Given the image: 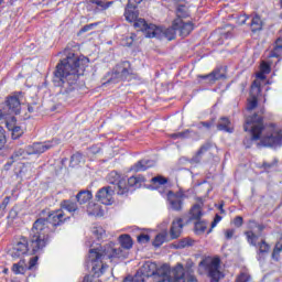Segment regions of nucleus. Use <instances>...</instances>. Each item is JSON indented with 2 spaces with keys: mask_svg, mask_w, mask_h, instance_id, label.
Here are the masks:
<instances>
[{
  "mask_svg": "<svg viewBox=\"0 0 282 282\" xmlns=\"http://www.w3.org/2000/svg\"><path fill=\"white\" fill-rule=\"evenodd\" d=\"M89 58L78 56L75 53H68L65 58L59 59L55 70L53 72L52 83L54 87H58V95L67 100L73 98L78 89V80L87 67Z\"/></svg>",
  "mask_w": 282,
  "mask_h": 282,
  "instance_id": "obj_1",
  "label": "nucleus"
},
{
  "mask_svg": "<svg viewBox=\"0 0 282 282\" xmlns=\"http://www.w3.org/2000/svg\"><path fill=\"white\" fill-rule=\"evenodd\" d=\"M264 109L248 115L245 119L243 131L249 132V137L243 139L246 149H252V144L257 147H269L276 149L282 147V130H276V124H263Z\"/></svg>",
  "mask_w": 282,
  "mask_h": 282,
  "instance_id": "obj_2",
  "label": "nucleus"
},
{
  "mask_svg": "<svg viewBox=\"0 0 282 282\" xmlns=\"http://www.w3.org/2000/svg\"><path fill=\"white\" fill-rule=\"evenodd\" d=\"M120 246L117 247L116 243L110 242L100 248H94L89 250L87 264L91 268L93 276L97 279L105 274L107 270V264L102 263L104 259H127L129 252L133 248V240L129 235H121L119 237Z\"/></svg>",
  "mask_w": 282,
  "mask_h": 282,
  "instance_id": "obj_3",
  "label": "nucleus"
},
{
  "mask_svg": "<svg viewBox=\"0 0 282 282\" xmlns=\"http://www.w3.org/2000/svg\"><path fill=\"white\" fill-rule=\"evenodd\" d=\"M65 221H69V217H65L63 209H57L48 213L46 218H37L30 230V241L33 253L42 252L50 243V235L63 226Z\"/></svg>",
  "mask_w": 282,
  "mask_h": 282,
  "instance_id": "obj_4",
  "label": "nucleus"
},
{
  "mask_svg": "<svg viewBox=\"0 0 282 282\" xmlns=\"http://www.w3.org/2000/svg\"><path fill=\"white\" fill-rule=\"evenodd\" d=\"M153 278V282H186V273L184 272V264L177 263L171 270L169 264H163L158 269L155 262H145L134 274L128 275L123 282H147V279Z\"/></svg>",
  "mask_w": 282,
  "mask_h": 282,
  "instance_id": "obj_5",
  "label": "nucleus"
},
{
  "mask_svg": "<svg viewBox=\"0 0 282 282\" xmlns=\"http://www.w3.org/2000/svg\"><path fill=\"white\" fill-rule=\"evenodd\" d=\"M109 184H112V187H116L117 195H121L127 197L130 191H135L137 188H141L142 184L147 182L143 175L130 176L128 180L120 178V174L118 172L112 171L108 175Z\"/></svg>",
  "mask_w": 282,
  "mask_h": 282,
  "instance_id": "obj_6",
  "label": "nucleus"
},
{
  "mask_svg": "<svg viewBox=\"0 0 282 282\" xmlns=\"http://www.w3.org/2000/svg\"><path fill=\"white\" fill-rule=\"evenodd\" d=\"M21 96L22 91L13 93L8 96L4 102L0 104V120H7L10 116H19L21 113Z\"/></svg>",
  "mask_w": 282,
  "mask_h": 282,
  "instance_id": "obj_7",
  "label": "nucleus"
},
{
  "mask_svg": "<svg viewBox=\"0 0 282 282\" xmlns=\"http://www.w3.org/2000/svg\"><path fill=\"white\" fill-rule=\"evenodd\" d=\"M58 142L52 140V141H45V142H35L32 145H28L25 150L18 149L13 152L11 155V160H14L15 162L19 161V158H23V155H41V153H45V151H50V149H53V147H56Z\"/></svg>",
  "mask_w": 282,
  "mask_h": 282,
  "instance_id": "obj_8",
  "label": "nucleus"
},
{
  "mask_svg": "<svg viewBox=\"0 0 282 282\" xmlns=\"http://www.w3.org/2000/svg\"><path fill=\"white\" fill-rule=\"evenodd\" d=\"M132 78H135V73H133L131 62L123 61L112 68L111 77L110 80H108V83H120V80L129 82Z\"/></svg>",
  "mask_w": 282,
  "mask_h": 282,
  "instance_id": "obj_9",
  "label": "nucleus"
},
{
  "mask_svg": "<svg viewBox=\"0 0 282 282\" xmlns=\"http://www.w3.org/2000/svg\"><path fill=\"white\" fill-rule=\"evenodd\" d=\"M245 235L247 237L248 243L253 246V248H258L257 261H265V257L270 252V245L267 243L264 239L257 243L259 236L256 235L254 231H246Z\"/></svg>",
  "mask_w": 282,
  "mask_h": 282,
  "instance_id": "obj_10",
  "label": "nucleus"
},
{
  "mask_svg": "<svg viewBox=\"0 0 282 282\" xmlns=\"http://www.w3.org/2000/svg\"><path fill=\"white\" fill-rule=\"evenodd\" d=\"M221 265V259L218 257L208 260H202L199 262L200 268H205V270L208 272V276L210 279V282H219L221 279H224V273L219 270Z\"/></svg>",
  "mask_w": 282,
  "mask_h": 282,
  "instance_id": "obj_11",
  "label": "nucleus"
},
{
  "mask_svg": "<svg viewBox=\"0 0 282 282\" xmlns=\"http://www.w3.org/2000/svg\"><path fill=\"white\" fill-rule=\"evenodd\" d=\"M31 254H39L41 251H36L34 253V249H32V242L30 241V236H29V241L28 238L22 237L20 238V241H18L12 249L9 250L10 257L12 259H20V257H23L24 254H28L30 252Z\"/></svg>",
  "mask_w": 282,
  "mask_h": 282,
  "instance_id": "obj_12",
  "label": "nucleus"
},
{
  "mask_svg": "<svg viewBox=\"0 0 282 282\" xmlns=\"http://www.w3.org/2000/svg\"><path fill=\"white\" fill-rule=\"evenodd\" d=\"M166 197L172 210L180 213V210H182V206H184V199L186 198V194L183 189H180L176 193L169 191Z\"/></svg>",
  "mask_w": 282,
  "mask_h": 282,
  "instance_id": "obj_13",
  "label": "nucleus"
},
{
  "mask_svg": "<svg viewBox=\"0 0 282 282\" xmlns=\"http://www.w3.org/2000/svg\"><path fill=\"white\" fill-rule=\"evenodd\" d=\"M116 193H118V189H116V187L105 186L98 189L96 194V199L105 206H111L113 204V195H116Z\"/></svg>",
  "mask_w": 282,
  "mask_h": 282,
  "instance_id": "obj_14",
  "label": "nucleus"
},
{
  "mask_svg": "<svg viewBox=\"0 0 282 282\" xmlns=\"http://www.w3.org/2000/svg\"><path fill=\"white\" fill-rule=\"evenodd\" d=\"M198 78L206 80L208 85H215L217 80H226L228 76L226 75V67L218 66L207 75H198Z\"/></svg>",
  "mask_w": 282,
  "mask_h": 282,
  "instance_id": "obj_15",
  "label": "nucleus"
},
{
  "mask_svg": "<svg viewBox=\"0 0 282 282\" xmlns=\"http://www.w3.org/2000/svg\"><path fill=\"white\" fill-rule=\"evenodd\" d=\"M239 19H240V25H246V22L248 21V19H251L249 25L253 34H257V32H261V30H263V21L261 20V15L259 14H254V15L243 14V15H240Z\"/></svg>",
  "mask_w": 282,
  "mask_h": 282,
  "instance_id": "obj_16",
  "label": "nucleus"
},
{
  "mask_svg": "<svg viewBox=\"0 0 282 282\" xmlns=\"http://www.w3.org/2000/svg\"><path fill=\"white\" fill-rule=\"evenodd\" d=\"M36 263H39V256L31 258L29 265L25 264L24 260H20L12 265V272H14V274H25L28 270H33Z\"/></svg>",
  "mask_w": 282,
  "mask_h": 282,
  "instance_id": "obj_17",
  "label": "nucleus"
},
{
  "mask_svg": "<svg viewBox=\"0 0 282 282\" xmlns=\"http://www.w3.org/2000/svg\"><path fill=\"white\" fill-rule=\"evenodd\" d=\"M174 28L176 29V32H178L180 36H183V39L188 36V34H191L194 30L193 22H184L182 19L174 20Z\"/></svg>",
  "mask_w": 282,
  "mask_h": 282,
  "instance_id": "obj_18",
  "label": "nucleus"
},
{
  "mask_svg": "<svg viewBox=\"0 0 282 282\" xmlns=\"http://www.w3.org/2000/svg\"><path fill=\"white\" fill-rule=\"evenodd\" d=\"M10 120L11 122L9 120L6 121V127L9 131H11L12 140H19V138L23 135V129L21 126H17V117L11 115Z\"/></svg>",
  "mask_w": 282,
  "mask_h": 282,
  "instance_id": "obj_19",
  "label": "nucleus"
},
{
  "mask_svg": "<svg viewBox=\"0 0 282 282\" xmlns=\"http://www.w3.org/2000/svg\"><path fill=\"white\" fill-rule=\"evenodd\" d=\"M213 149V143L207 141L203 145H200L199 150L195 153V155L188 160L189 164H200L202 159L206 153H208V150Z\"/></svg>",
  "mask_w": 282,
  "mask_h": 282,
  "instance_id": "obj_20",
  "label": "nucleus"
},
{
  "mask_svg": "<svg viewBox=\"0 0 282 282\" xmlns=\"http://www.w3.org/2000/svg\"><path fill=\"white\" fill-rule=\"evenodd\" d=\"M143 32L148 39H162V28L155 24H147Z\"/></svg>",
  "mask_w": 282,
  "mask_h": 282,
  "instance_id": "obj_21",
  "label": "nucleus"
},
{
  "mask_svg": "<svg viewBox=\"0 0 282 282\" xmlns=\"http://www.w3.org/2000/svg\"><path fill=\"white\" fill-rule=\"evenodd\" d=\"M183 219L178 218L173 220L172 226L170 228V237L171 239H177L180 235H182V228H184Z\"/></svg>",
  "mask_w": 282,
  "mask_h": 282,
  "instance_id": "obj_22",
  "label": "nucleus"
},
{
  "mask_svg": "<svg viewBox=\"0 0 282 282\" xmlns=\"http://www.w3.org/2000/svg\"><path fill=\"white\" fill-rule=\"evenodd\" d=\"M151 166H153V161L143 159L134 163L131 166L130 171H133L134 173H140L142 171H147V169H151Z\"/></svg>",
  "mask_w": 282,
  "mask_h": 282,
  "instance_id": "obj_23",
  "label": "nucleus"
},
{
  "mask_svg": "<svg viewBox=\"0 0 282 282\" xmlns=\"http://www.w3.org/2000/svg\"><path fill=\"white\" fill-rule=\"evenodd\" d=\"M124 17H126V21H129V23H133V21H138V17H140L138 7L127 4Z\"/></svg>",
  "mask_w": 282,
  "mask_h": 282,
  "instance_id": "obj_24",
  "label": "nucleus"
},
{
  "mask_svg": "<svg viewBox=\"0 0 282 282\" xmlns=\"http://www.w3.org/2000/svg\"><path fill=\"white\" fill-rule=\"evenodd\" d=\"M88 1L94 6H97L95 8V13L105 12V10H109V8H111V6L113 4V1H106V0H88Z\"/></svg>",
  "mask_w": 282,
  "mask_h": 282,
  "instance_id": "obj_25",
  "label": "nucleus"
},
{
  "mask_svg": "<svg viewBox=\"0 0 282 282\" xmlns=\"http://www.w3.org/2000/svg\"><path fill=\"white\" fill-rule=\"evenodd\" d=\"M93 197L94 195L91 194V191L82 189L77 193L75 199L83 206V204H87V202H89Z\"/></svg>",
  "mask_w": 282,
  "mask_h": 282,
  "instance_id": "obj_26",
  "label": "nucleus"
},
{
  "mask_svg": "<svg viewBox=\"0 0 282 282\" xmlns=\"http://www.w3.org/2000/svg\"><path fill=\"white\" fill-rule=\"evenodd\" d=\"M230 119H228L227 117H221L219 120H218V123H217V129L218 131H225V133H232L234 129L230 128Z\"/></svg>",
  "mask_w": 282,
  "mask_h": 282,
  "instance_id": "obj_27",
  "label": "nucleus"
},
{
  "mask_svg": "<svg viewBox=\"0 0 282 282\" xmlns=\"http://www.w3.org/2000/svg\"><path fill=\"white\" fill-rule=\"evenodd\" d=\"M61 210H67L68 213H76L78 210V203L72 199H64L61 203Z\"/></svg>",
  "mask_w": 282,
  "mask_h": 282,
  "instance_id": "obj_28",
  "label": "nucleus"
},
{
  "mask_svg": "<svg viewBox=\"0 0 282 282\" xmlns=\"http://www.w3.org/2000/svg\"><path fill=\"white\" fill-rule=\"evenodd\" d=\"M195 243V240H193V238H182L178 241L174 242V248L176 250H182L184 248H191L193 247Z\"/></svg>",
  "mask_w": 282,
  "mask_h": 282,
  "instance_id": "obj_29",
  "label": "nucleus"
},
{
  "mask_svg": "<svg viewBox=\"0 0 282 282\" xmlns=\"http://www.w3.org/2000/svg\"><path fill=\"white\" fill-rule=\"evenodd\" d=\"M176 34H177V29L175 28L174 22H172L171 28L162 30V39H166L167 41H174Z\"/></svg>",
  "mask_w": 282,
  "mask_h": 282,
  "instance_id": "obj_30",
  "label": "nucleus"
},
{
  "mask_svg": "<svg viewBox=\"0 0 282 282\" xmlns=\"http://www.w3.org/2000/svg\"><path fill=\"white\" fill-rule=\"evenodd\" d=\"M281 56H282V37H279L275 41V45L270 53V57L271 58H281Z\"/></svg>",
  "mask_w": 282,
  "mask_h": 282,
  "instance_id": "obj_31",
  "label": "nucleus"
},
{
  "mask_svg": "<svg viewBox=\"0 0 282 282\" xmlns=\"http://www.w3.org/2000/svg\"><path fill=\"white\" fill-rule=\"evenodd\" d=\"M189 219L192 220H196V221H199L202 219V206H199V204H195L191 210H189Z\"/></svg>",
  "mask_w": 282,
  "mask_h": 282,
  "instance_id": "obj_32",
  "label": "nucleus"
},
{
  "mask_svg": "<svg viewBox=\"0 0 282 282\" xmlns=\"http://www.w3.org/2000/svg\"><path fill=\"white\" fill-rule=\"evenodd\" d=\"M188 17H191V12L188 11V7L184 6V4H180L176 8V19H181V21H183V19H188Z\"/></svg>",
  "mask_w": 282,
  "mask_h": 282,
  "instance_id": "obj_33",
  "label": "nucleus"
},
{
  "mask_svg": "<svg viewBox=\"0 0 282 282\" xmlns=\"http://www.w3.org/2000/svg\"><path fill=\"white\" fill-rule=\"evenodd\" d=\"M151 184L153 188H158V186H164V184H169V178L158 175L151 178Z\"/></svg>",
  "mask_w": 282,
  "mask_h": 282,
  "instance_id": "obj_34",
  "label": "nucleus"
},
{
  "mask_svg": "<svg viewBox=\"0 0 282 282\" xmlns=\"http://www.w3.org/2000/svg\"><path fill=\"white\" fill-rule=\"evenodd\" d=\"M257 107H259V99L257 98V96H252L251 98L247 99V111H254Z\"/></svg>",
  "mask_w": 282,
  "mask_h": 282,
  "instance_id": "obj_35",
  "label": "nucleus"
},
{
  "mask_svg": "<svg viewBox=\"0 0 282 282\" xmlns=\"http://www.w3.org/2000/svg\"><path fill=\"white\" fill-rule=\"evenodd\" d=\"M281 252H282V243L276 242L273 248V252L271 254V258L273 259V261H279L281 259Z\"/></svg>",
  "mask_w": 282,
  "mask_h": 282,
  "instance_id": "obj_36",
  "label": "nucleus"
},
{
  "mask_svg": "<svg viewBox=\"0 0 282 282\" xmlns=\"http://www.w3.org/2000/svg\"><path fill=\"white\" fill-rule=\"evenodd\" d=\"M132 23H133L135 30H139L141 32H144L147 25L149 24V23H147V20H144L142 18H138Z\"/></svg>",
  "mask_w": 282,
  "mask_h": 282,
  "instance_id": "obj_37",
  "label": "nucleus"
},
{
  "mask_svg": "<svg viewBox=\"0 0 282 282\" xmlns=\"http://www.w3.org/2000/svg\"><path fill=\"white\" fill-rule=\"evenodd\" d=\"M83 162V154L80 152H76L70 156V166L74 169V166H78Z\"/></svg>",
  "mask_w": 282,
  "mask_h": 282,
  "instance_id": "obj_38",
  "label": "nucleus"
},
{
  "mask_svg": "<svg viewBox=\"0 0 282 282\" xmlns=\"http://www.w3.org/2000/svg\"><path fill=\"white\" fill-rule=\"evenodd\" d=\"M194 230L197 235H204L206 232V223L197 220L194 225Z\"/></svg>",
  "mask_w": 282,
  "mask_h": 282,
  "instance_id": "obj_39",
  "label": "nucleus"
},
{
  "mask_svg": "<svg viewBox=\"0 0 282 282\" xmlns=\"http://www.w3.org/2000/svg\"><path fill=\"white\" fill-rule=\"evenodd\" d=\"M164 241H166V236L163 234H158L152 242V246H154V248H160Z\"/></svg>",
  "mask_w": 282,
  "mask_h": 282,
  "instance_id": "obj_40",
  "label": "nucleus"
},
{
  "mask_svg": "<svg viewBox=\"0 0 282 282\" xmlns=\"http://www.w3.org/2000/svg\"><path fill=\"white\" fill-rule=\"evenodd\" d=\"M10 196H7L3 198L2 203L0 204V217H3L6 215V209L8 208V205L10 204Z\"/></svg>",
  "mask_w": 282,
  "mask_h": 282,
  "instance_id": "obj_41",
  "label": "nucleus"
},
{
  "mask_svg": "<svg viewBox=\"0 0 282 282\" xmlns=\"http://www.w3.org/2000/svg\"><path fill=\"white\" fill-rule=\"evenodd\" d=\"M99 22H95V23H90V24H86L84 25L79 32H78V36H80V34H85V32H91V30H94V28H98Z\"/></svg>",
  "mask_w": 282,
  "mask_h": 282,
  "instance_id": "obj_42",
  "label": "nucleus"
},
{
  "mask_svg": "<svg viewBox=\"0 0 282 282\" xmlns=\"http://www.w3.org/2000/svg\"><path fill=\"white\" fill-rule=\"evenodd\" d=\"M7 142L6 130L0 126V151L6 147Z\"/></svg>",
  "mask_w": 282,
  "mask_h": 282,
  "instance_id": "obj_43",
  "label": "nucleus"
},
{
  "mask_svg": "<svg viewBox=\"0 0 282 282\" xmlns=\"http://www.w3.org/2000/svg\"><path fill=\"white\" fill-rule=\"evenodd\" d=\"M93 235L98 239H102V237L105 236V230L102 227H94L93 228Z\"/></svg>",
  "mask_w": 282,
  "mask_h": 282,
  "instance_id": "obj_44",
  "label": "nucleus"
},
{
  "mask_svg": "<svg viewBox=\"0 0 282 282\" xmlns=\"http://www.w3.org/2000/svg\"><path fill=\"white\" fill-rule=\"evenodd\" d=\"M137 239L139 243H149V241H151V236H149V234H141Z\"/></svg>",
  "mask_w": 282,
  "mask_h": 282,
  "instance_id": "obj_45",
  "label": "nucleus"
},
{
  "mask_svg": "<svg viewBox=\"0 0 282 282\" xmlns=\"http://www.w3.org/2000/svg\"><path fill=\"white\" fill-rule=\"evenodd\" d=\"M215 124V121H200L199 123L196 124L197 129H202V127H205V129H210Z\"/></svg>",
  "mask_w": 282,
  "mask_h": 282,
  "instance_id": "obj_46",
  "label": "nucleus"
},
{
  "mask_svg": "<svg viewBox=\"0 0 282 282\" xmlns=\"http://www.w3.org/2000/svg\"><path fill=\"white\" fill-rule=\"evenodd\" d=\"M219 221H221V216L219 214L215 215V218L212 223V228L208 230V235H210V232H213V228L217 227V224H219Z\"/></svg>",
  "mask_w": 282,
  "mask_h": 282,
  "instance_id": "obj_47",
  "label": "nucleus"
},
{
  "mask_svg": "<svg viewBox=\"0 0 282 282\" xmlns=\"http://www.w3.org/2000/svg\"><path fill=\"white\" fill-rule=\"evenodd\" d=\"M191 133H193V130L187 129L183 132H178L180 140H186L187 138H191Z\"/></svg>",
  "mask_w": 282,
  "mask_h": 282,
  "instance_id": "obj_48",
  "label": "nucleus"
},
{
  "mask_svg": "<svg viewBox=\"0 0 282 282\" xmlns=\"http://www.w3.org/2000/svg\"><path fill=\"white\" fill-rule=\"evenodd\" d=\"M250 281V275L248 273H240L236 280V282H248Z\"/></svg>",
  "mask_w": 282,
  "mask_h": 282,
  "instance_id": "obj_49",
  "label": "nucleus"
},
{
  "mask_svg": "<svg viewBox=\"0 0 282 282\" xmlns=\"http://www.w3.org/2000/svg\"><path fill=\"white\" fill-rule=\"evenodd\" d=\"M279 161L274 160L273 162L271 163H268V162H263L262 163V169H264V171H270V169H274V166H276V163Z\"/></svg>",
  "mask_w": 282,
  "mask_h": 282,
  "instance_id": "obj_50",
  "label": "nucleus"
},
{
  "mask_svg": "<svg viewBox=\"0 0 282 282\" xmlns=\"http://www.w3.org/2000/svg\"><path fill=\"white\" fill-rule=\"evenodd\" d=\"M234 225L236 226V228H241V226H243V217L237 216L234 219Z\"/></svg>",
  "mask_w": 282,
  "mask_h": 282,
  "instance_id": "obj_51",
  "label": "nucleus"
},
{
  "mask_svg": "<svg viewBox=\"0 0 282 282\" xmlns=\"http://www.w3.org/2000/svg\"><path fill=\"white\" fill-rule=\"evenodd\" d=\"M18 216H19L18 207L14 206V207H12V209L9 212V217H10L11 219H17Z\"/></svg>",
  "mask_w": 282,
  "mask_h": 282,
  "instance_id": "obj_52",
  "label": "nucleus"
},
{
  "mask_svg": "<svg viewBox=\"0 0 282 282\" xmlns=\"http://www.w3.org/2000/svg\"><path fill=\"white\" fill-rule=\"evenodd\" d=\"M124 45L126 47H131L133 45V36L126 37Z\"/></svg>",
  "mask_w": 282,
  "mask_h": 282,
  "instance_id": "obj_53",
  "label": "nucleus"
},
{
  "mask_svg": "<svg viewBox=\"0 0 282 282\" xmlns=\"http://www.w3.org/2000/svg\"><path fill=\"white\" fill-rule=\"evenodd\" d=\"M234 235H235V229L226 230V239H232Z\"/></svg>",
  "mask_w": 282,
  "mask_h": 282,
  "instance_id": "obj_54",
  "label": "nucleus"
},
{
  "mask_svg": "<svg viewBox=\"0 0 282 282\" xmlns=\"http://www.w3.org/2000/svg\"><path fill=\"white\" fill-rule=\"evenodd\" d=\"M234 34L232 31H227L225 33H221V39H232Z\"/></svg>",
  "mask_w": 282,
  "mask_h": 282,
  "instance_id": "obj_55",
  "label": "nucleus"
},
{
  "mask_svg": "<svg viewBox=\"0 0 282 282\" xmlns=\"http://www.w3.org/2000/svg\"><path fill=\"white\" fill-rule=\"evenodd\" d=\"M143 0H128V6L137 7L139 6L140 2Z\"/></svg>",
  "mask_w": 282,
  "mask_h": 282,
  "instance_id": "obj_56",
  "label": "nucleus"
},
{
  "mask_svg": "<svg viewBox=\"0 0 282 282\" xmlns=\"http://www.w3.org/2000/svg\"><path fill=\"white\" fill-rule=\"evenodd\" d=\"M13 162H17L12 156L9 158L8 162L4 164V169H10L12 166Z\"/></svg>",
  "mask_w": 282,
  "mask_h": 282,
  "instance_id": "obj_57",
  "label": "nucleus"
},
{
  "mask_svg": "<svg viewBox=\"0 0 282 282\" xmlns=\"http://www.w3.org/2000/svg\"><path fill=\"white\" fill-rule=\"evenodd\" d=\"M172 140H180V132L171 134Z\"/></svg>",
  "mask_w": 282,
  "mask_h": 282,
  "instance_id": "obj_58",
  "label": "nucleus"
},
{
  "mask_svg": "<svg viewBox=\"0 0 282 282\" xmlns=\"http://www.w3.org/2000/svg\"><path fill=\"white\" fill-rule=\"evenodd\" d=\"M262 72H264V74H270V66L269 65L263 66Z\"/></svg>",
  "mask_w": 282,
  "mask_h": 282,
  "instance_id": "obj_59",
  "label": "nucleus"
},
{
  "mask_svg": "<svg viewBox=\"0 0 282 282\" xmlns=\"http://www.w3.org/2000/svg\"><path fill=\"white\" fill-rule=\"evenodd\" d=\"M257 228H258L259 232H263V230H265V226H263V225H257Z\"/></svg>",
  "mask_w": 282,
  "mask_h": 282,
  "instance_id": "obj_60",
  "label": "nucleus"
},
{
  "mask_svg": "<svg viewBox=\"0 0 282 282\" xmlns=\"http://www.w3.org/2000/svg\"><path fill=\"white\" fill-rule=\"evenodd\" d=\"M187 282H197V278H195V275H191Z\"/></svg>",
  "mask_w": 282,
  "mask_h": 282,
  "instance_id": "obj_61",
  "label": "nucleus"
},
{
  "mask_svg": "<svg viewBox=\"0 0 282 282\" xmlns=\"http://www.w3.org/2000/svg\"><path fill=\"white\" fill-rule=\"evenodd\" d=\"M29 113H34V107L32 105L28 106Z\"/></svg>",
  "mask_w": 282,
  "mask_h": 282,
  "instance_id": "obj_62",
  "label": "nucleus"
},
{
  "mask_svg": "<svg viewBox=\"0 0 282 282\" xmlns=\"http://www.w3.org/2000/svg\"><path fill=\"white\" fill-rule=\"evenodd\" d=\"M251 87H252V89H254V87H256V89H258V91H261V88L259 86H257V82H253Z\"/></svg>",
  "mask_w": 282,
  "mask_h": 282,
  "instance_id": "obj_63",
  "label": "nucleus"
},
{
  "mask_svg": "<svg viewBox=\"0 0 282 282\" xmlns=\"http://www.w3.org/2000/svg\"><path fill=\"white\" fill-rule=\"evenodd\" d=\"M218 208H219V210H220L221 214L226 213V210H224V204L219 205Z\"/></svg>",
  "mask_w": 282,
  "mask_h": 282,
  "instance_id": "obj_64",
  "label": "nucleus"
}]
</instances>
